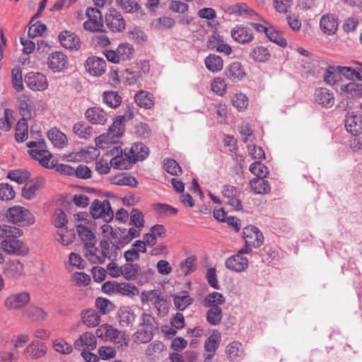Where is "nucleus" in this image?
<instances>
[{"instance_id": "12", "label": "nucleus", "mask_w": 362, "mask_h": 362, "mask_svg": "<svg viewBox=\"0 0 362 362\" xmlns=\"http://www.w3.org/2000/svg\"><path fill=\"white\" fill-rule=\"evenodd\" d=\"M206 46L208 49H215L216 52L226 55L232 52V48L224 42L223 37L220 35L217 30H211V35H208Z\"/></svg>"}, {"instance_id": "44", "label": "nucleus", "mask_w": 362, "mask_h": 362, "mask_svg": "<svg viewBox=\"0 0 362 362\" xmlns=\"http://www.w3.org/2000/svg\"><path fill=\"white\" fill-rule=\"evenodd\" d=\"M153 209L160 217L174 216L177 214L178 210L167 204L156 203L153 205Z\"/></svg>"}, {"instance_id": "13", "label": "nucleus", "mask_w": 362, "mask_h": 362, "mask_svg": "<svg viewBox=\"0 0 362 362\" xmlns=\"http://www.w3.org/2000/svg\"><path fill=\"white\" fill-rule=\"evenodd\" d=\"M3 274L6 279H18L24 274V266L20 260L8 259L3 265Z\"/></svg>"}, {"instance_id": "50", "label": "nucleus", "mask_w": 362, "mask_h": 362, "mask_svg": "<svg viewBox=\"0 0 362 362\" xmlns=\"http://www.w3.org/2000/svg\"><path fill=\"white\" fill-rule=\"evenodd\" d=\"M139 269L138 264L127 263L122 265V275L127 280H135L137 279Z\"/></svg>"}, {"instance_id": "53", "label": "nucleus", "mask_w": 362, "mask_h": 362, "mask_svg": "<svg viewBox=\"0 0 362 362\" xmlns=\"http://www.w3.org/2000/svg\"><path fill=\"white\" fill-rule=\"evenodd\" d=\"M7 177L18 184H22L30 178V173L20 169L11 170L8 172Z\"/></svg>"}, {"instance_id": "48", "label": "nucleus", "mask_w": 362, "mask_h": 362, "mask_svg": "<svg viewBox=\"0 0 362 362\" xmlns=\"http://www.w3.org/2000/svg\"><path fill=\"white\" fill-rule=\"evenodd\" d=\"M226 301L225 297L218 292H212L205 297V306L209 308L220 307Z\"/></svg>"}, {"instance_id": "43", "label": "nucleus", "mask_w": 362, "mask_h": 362, "mask_svg": "<svg viewBox=\"0 0 362 362\" xmlns=\"http://www.w3.org/2000/svg\"><path fill=\"white\" fill-rule=\"evenodd\" d=\"M74 134L81 139H89L93 136V128L84 122L76 123L73 127Z\"/></svg>"}, {"instance_id": "38", "label": "nucleus", "mask_w": 362, "mask_h": 362, "mask_svg": "<svg viewBox=\"0 0 362 362\" xmlns=\"http://www.w3.org/2000/svg\"><path fill=\"white\" fill-rule=\"evenodd\" d=\"M135 317L134 312L128 307H122L118 311L119 323L122 327L132 325Z\"/></svg>"}, {"instance_id": "52", "label": "nucleus", "mask_w": 362, "mask_h": 362, "mask_svg": "<svg viewBox=\"0 0 362 362\" xmlns=\"http://www.w3.org/2000/svg\"><path fill=\"white\" fill-rule=\"evenodd\" d=\"M129 224L137 228L144 227V216L140 210L134 208L132 209L129 214Z\"/></svg>"}, {"instance_id": "63", "label": "nucleus", "mask_w": 362, "mask_h": 362, "mask_svg": "<svg viewBox=\"0 0 362 362\" xmlns=\"http://www.w3.org/2000/svg\"><path fill=\"white\" fill-rule=\"evenodd\" d=\"M250 171L256 175L257 178H264L268 174V168L259 161L252 163L250 165Z\"/></svg>"}, {"instance_id": "6", "label": "nucleus", "mask_w": 362, "mask_h": 362, "mask_svg": "<svg viewBox=\"0 0 362 362\" xmlns=\"http://www.w3.org/2000/svg\"><path fill=\"white\" fill-rule=\"evenodd\" d=\"M134 47L129 43L120 44L117 50H105L104 54L107 59L112 63L131 60L134 57Z\"/></svg>"}, {"instance_id": "29", "label": "nucleus", "mask_w": 362, "mask_h": 362, "mask_svg": "<svg viewBox=\"0 0 362 362\" xmlns=\"http://www.w3.org/2000/svg\"><path fill=\"white\" fill-rule=\"evenodd\" d=\"M46 353L43 343L37 341L30 344L25 349L24 354L26 358L37 359L42 357Z\"/></svg>"}, {"instance_id": "28", "label": "nucleus", "mask_w": 362, "mask_h": 362, "mask_svg": "<svg viewBox=\"0 0 362 362\" xmlns=\"http://www.w3.org/2000/svg\"><path fill=\"white\" fill-rule=\"evenodd\" d=\"M233 39L241 44L249 43L253 40V35L247 28L238 25L231 30Z\"/></svg>"}, {"instance_id": "4", "label": "nucleus", "mask_w": 362, "mask_h": 362, "mask_svg": "<svg viewBox=\"0 0 362 362\" xmlns=\"http://www.w3.org/2000/svg\"><path fill=\"white\" fill-rule=\"evenodd\" d=\"M6 218L8 222L22 226H30L35 223V218L31 212L21 206L10 207Z\"/></svg>"}, {"instance_id": "24", "label": "nucleus", "mask_w": 362, "mask_h": 362, "mask_svg": "<svg viewBox=\"0 0 362 362\" xmlns=\"http://www.w3.org/2000/svg\"><path fill=\"white\" fill-rule=\"evenodd\" d=\"M320 26L324 33L332 35H334L338 28V20L332 13H327L321 17Z\"/></svg>"}, {"instance_id": "42", "label": "nucleus", "mask_w": 362, "mask_h": 362, "mask_svg": "<svg viewBox=\"0 0 362 362\" xmlns=\"http://www.w3.org/2000/svg\"><path fill=\"white\" fill-rule=\"evenodd\" d=\"M250 185L256 194H267L271 189L269 182L264 178H254L250 180Z\"/></svg>"}, {"instance_id": "27", "label": "nucleus", "mask_w": 362, "mask_h": 362, "mask_svg": "<svg viewBox=\"0 0 362 362\" xmlns=\"http://www.w3.org/2000/svg\"><path fill=\"white\" fill-rule=\"evenodd\" d=\"M97 340L95 336L91 332H85L80 336V337L75 341L74 345L76 349L86 350H92L95 349Z\"/></svg>"}, {"instance_id": "55", "label": "nucleus", "mask_w": 362, "mask_h": 362, "mask_svg": "<svg viewBox=\"0 0 362 362\" xmlns=\"http://www.w3.org/2000/svg\"><path fill=\"white\" fill-rule=\"evenodd\" d=\"M222 320L221 307L210 308L206 313V320L212 325H218Z\"/></svg>"}, {"instance_id": "36", "label": "nucleus", "mask_w": 362, "mask_h": 362, "mask_svg": "<svg viewBox=\"0 0 362 362\" xmlns=\"http://www.w3.org/2000/svg\"><path fill=\"white\" fill-rule=\"evenodd\" d=\"M83 322L89 327H95L100 324V317L96 310L88 309L81 313Z\"/></svg>"}, {"instance_id": "23", "label": "nucleus", "mask_w": 362, "mask_h": 362, "mask_svg": "<svg viewBox=\"0 0 362 362\" xmlns=\"http://www.w3.org/2000/svg\"><path fill=\"white\" fill-rule=\"evenodd\" d=\"M124 121L125 116H118L109 127L107 136L110 139V142H115V139H119L123 135L124 132Z\"/></svg>"}, {"instance_id": "56", "label": "nucleus", "mask_w": 362, "mask_h": 362, "mask_svg": "<svg viewBox=\"0 0 362 362\" xmlns=\"http://www.w3.org/2000/svg\"><path fill=\"white\" fill-rule=\"evenodd\" d=\"M233 105L238 110H245L249 104L248 98L245 94L240 93L234 95L231 98Z\"/></svg>"}, {"instance_id": "8", "label": "nucleus", "mask_w": 362, "mask_h": 362, "mask_svg": "<svg viewBox=\"0 0 362 362\" xmlns=\"http://www.w3.org/2000/svg\"><path fill=\"white\" fill-rule=\"evenodd\" d=\"M47 64L48 68L54 73L63 72L68 67V57L62 52H54L48 55Z\"/></svg>"}, {"instance_id": "32", "label": "nucleus", "mask_w": 362, "mask_h": 362, "mask_svg": "<svg viewBox=\"0 0 362 362\" xmlns=\"http://www.w3.org/2000/svg\"><path fill=\"white\" fill-rule=\"evenodd\" d=\"M220 341V332L216 329L213 330L212 334L208 337L207 340L205 341V351L209 352L207 358H211L214 355L216 349L219 346Z\"/></svg>"}, {"instance_id": "21", "label": "nucleus", "mask_w": 362, "mask_h": 362, "mask_svg": "<svg viewBox=\"0 0 362 362\" xmlns=\"http://www.w3.org/2000/svg\"><path fill=\"white\" fill-rule=\"evenodd\" d=\"M227 269L236 272H241L245 271L248 267L247 258L240 255L239 254L234 255L228 257L225 262Z\"/></svg>"}, {"instance_id": "33", "label": "nucleus", "mask_w": 362, "mask_h": 362, "mask_svg": "<svg viewBox=\"0 0 362 362\" xmlns=\"http://www.w3.org/2000/svg\"><path fill=\"white\" fill-rule=\"evenodd\" d=\"M47 137L52 144L58 148H62L66 144V136L59 129L52 128L47 132Z\"/></svg>"}, {"instance_id": "19", "label": "nucleus", "mask_w": 362, "mask_h": 362, "mask_svg": "<svg viewBox=\"0 0 362 362\" xmlns=\"http://www.w3.org/2000/svg\"><path fill=\"white\" fill-rule=\"evenodd\" d=\"M59 40L61 45L65 49L77 50L80 48L81 40L75 33L64 30L59 35Z\"/></svg>"}, {"instance_id": "9", "label": "nucleus", "mask_w": 362, "mask_h": 362, "mask_svg": "<svg viewBox=\"0 0 362 362\" xmlns=\"http://www.w3.org/2000/svg\"><path fill=\"white\" fill-rule=\"evenodd\" d=\"M86 15L88 20L84 22L83 28L91 32L100 31L103 28V19L100 11L95 8L89 7L87 8Z\"/></svg>"}, {"instance_id": "41", "label": "nucleus", "mask_w": 362, "mask_h": 362, "mask_svg": "<svg viewBox=\"0 0 362 362\" xmlns=\"http://www.w3.org/2000/svg\"><path fill=\"white\" fill-rule=\"evenodd\" d=\"M341 90L347 98L362 97V83L351 82L341 86Z\"/></svg>"}, {"instance_id": "5", "label": "nucleus", "mask_w": 362, "mask_h": 362, "mask_svg": "<svg viewBox=\"0 0 362 362\" xmlns=\"http://www.w3.org/2000/svg\"><path fill=\"white\" fill-rule=\"evenodd\" d=\"M100 257H95L93 254H90V258L93 264H103L106 259L116 260L120 252L119 247L108 240H102L100 242Z\"/></svg>"}, {"instance_id": "62", "label": "nucleus", "mask_w": 362, "mask_h": 362, "mask_svg": "<svg viewBox=\"0 0 362 362\" xmlns=\"http://www.w3.org/2000/svg\"><path fill=\"white\" fill-rule=\"evenodd\" d=\"M117 4L126 12L134 13L141 9L136 0H116Z\"/></svg>"}, {"instance_id": "35", "label": "nucleus", "mask_w": 362, "mask_h": 362, "mask_svg": "<svg viewBox=\"0 0 362 362\" xmlns=\"http://www.w3.org/2000/svg\"><path fill=\"white\" fill-rule=\"evenodd\" d=\"M205 66L213 73L218 72L223 67V60L217 54H210L205 58Z\"/></svg>"}, {"instance_id": "14", "label": "nucleus", "mask_w": 362, "mask_h": 362, "mask_svg": "<svg viewBox=\"0 0 362 362\" xmlns=\"http://www.w3.org/2000/svg\"><path fill=\"white\" fill-rule=\"evenodd\" d=\"M243 237L245 245H252L257 248L261 246L264 242L262 233L255 226H248L243 228Z\"/></svg>"}, {"instance_id": "11", "label": "nucleus", "mask_w": 362, "mask_h": 362, "mask_svg": "<svg viewBox=\"0 0 362 362\" xmlns=\"http://www.w3.org/2000/svg\"><path fill=\"white\" fill-rule=\"evenodd\" d=\"M222 194L226 199V203L231 207L232 209L240 211L243 209V205L240 199V191L236 187L230 185L223 186Z\"/></svg>"}, {"instance_id": "1", "label": "nucleus", "mask_w": 362, "mask_h": 362, "mask_svg": "<svg viewBox=\"0 0 362 362\" xmlns=\"http://www.w3.org/2000/svg\"><path fill=\"white\" fill-rule=\"evenodd\" d=\"M21 235L22 231L18 228L5 224L0 226V238L3 239L0 243V247L10 255H27L28 247L18 239Z\"/></svg>"}, {"instance_id": "64", "label": "nucleus", "mask_w": 362, "mask_h": 362, "mask_svg": "<svg viewBox=\"0 0 362 362\" xmlns=\"http://www.w3.org/2000/svg\"><path fill=\"white\" fill-rule=\"evenodd\" d=\"M15 197V191L13 187L8 183H0V199L11 200Z\"/></svg>"}, {"instance_id": "10", "label": "nucleus", "mask_w": 362, "mask_h": 362, "mask_svg": "<svg viewBox=\"0 0 362 362\" xmlns=\"http://www.w3.org/2000/svg\"><path fill=\"white\" fill-rule=\"evenodd\" d=\"M30 300V294L27 291L13 293L6 298L4 306L8 310H19L24 308Z\"/></svg>"}, {"instance_id": "3", "label": "nucleus", "mask_w": 362, "mask_h": 362, "mask_svg": "<svg viewBox=\"0 0 362 362\" xmlns=\"http://www.w3.org/2000/svg\"><path fill=\"white\" fill-rule=\"evenodd\" d=\"M140 328L134 334L136 341L147 343L150 341L156 331L158 330V324L155 318L150 314L143 313L140 317Z\"/></svg>"}, {"instance_id": "54", "label": "nucleus", "mask_w": 362, "mask_h": 362, "mask_svg": "<svg viewBox=\"0 0 362 362\" xmlns=\"http://www.w3.org/2000/svg\"><path fill=\"white\" fill-rule=\"evenodd\" d=\"M112 183L119 186L136 187L138 184L136 180L132 176L125 175H118L112 179Z\"/></svg>"}, {"instance_id": "61", "label": "nucleus", "mask_w": 362, "mask_h": 362, "mask_svg": "<svg viewBox=\"0 0 362 362\" xmlns=\"http://www.w3.org/2000/svg\"><path fill=\"white\" fill-rule=\"evenodd\" d=\"M164 169L172 175H178L182 173L179 163L174 159L167 158L163 161Z\"/></svg>"}, {"instance_id": "46", "label": "nucleus", "mask_w": 362, "mask_h": 362, "mask_svg": "<svg viewBox=\"0 0 362 362\" xmlns=\"http://www.w3.org/2000/svg\"><path fill=\"white\" fill-rule=\"evenodd\" d=\"M27 119H20L16 126L15 138L18 142H24L28 137V124Z\"/></svg>"}, {"instance_id": "47", "label": "nucleus", "mask_w": 362, "mask_h": 362, "mask_svg": "<svg viewBox=\"0 0 362 362\" xmlns=\"http://www.w3.org/2000/svg\"><path fill=\"white\" fill-rule=\"evenodd\" d=\"M103 102L111 108H117L122 103L121 96L115 91H105L103 94Z\"/></svg>"}, {"instance_id": "26", "label": "nucleus", "mask_w": 362, "mask_h": 362, "mask_svg": "<svg viewBox=\"0 0 362 362\" xmlns=\"http://www.w3.org/2000/svg\"><path fill=\"white\" fill-rule=\"evenodd\" d=\"M86 119L94 124H104L107 119V114L100 107L88 108L85 113Z\"/></svg>"}, {"instance_id": "39", "label": "nucleus", "mask_w": 362, "mask_h": 362, "mask_svg": "<svg viewBox=\"0 0 362 362\" xmlns=\"http://www.w3.org/2000/svg\"><path fill=\"white\" fill-rule=\"evenodd\" d=\"M270 57V52L264 46H257L250 53V57L255 62L259 63L266 62L269 59Z\"/></svg>"}, {"instance_id": "57", "label": "nucleus", "mask_w": 362, "mask_h": 362, "mask_svg": "<svg viewBox=\"0 0 362 362\" xmlns=\"http://www.w3.org/2000/svg\"><path fill=\"white\" fill-rule=\"evenodd\" d=\"M266 36L271 42L276 43L281 47H286L287 45L286 40L283 37L281 33L276 30L273 27H270L269 31Z\"/></svg>"}, {"instance_id": "15", "label": "nucleus", "mask_w": 362, "mask_h": 362, "mask_svg": "<svg viewBox=\"0 0 362 362\" xmlns=\"http://www.w3.org/2000/svg\"><path fill=\"white\" fill-rule=\"evenodd\" d=\"M25 82L33 90H44L48 86L46 76L40 72H30L26 74Z\"/></svg>"}, {"instance_id": "30", "label": "nucleus", "mask_w": 362, "mask_h": 362, "mask_svg": "<svg viewBox=\"0 0 362 362\" xmlns=\"http://www.w3.org/2000/svg\"><path fill=\"white\" fill-rule=\"evenodd\" d=\"M28 153L34 159L38 160L40 163L47 168L52 169L54 167L53 162L50 161L52 154L47 150H29Z\"/></svg>"}, {"instance_id": "49", "label": "nucleus", "mask_w": 362, "mask_h": 362, "mask_svg": "<svg viewBox=\"0 0 362 362\" xmlns=\"http://www.w3.org/2000/svg\"><path fill=\"white\" fill-rule=\"evenodd\" d=\"M175 20L170 17L163 16L155 18L151 22V26L157 30H165L171 28L174 26Z\"/></svg>"}, {"instance_id": "58", "label": "nucleus", "mask_w": 362, "mask_h": 362, "mask_svg": "<svg viewBox=\"0 0 362 362\" xmlns=\"http://www.w3.org/2000/svg\"><path fill=\"white\" fill-rule=\"evenodd\" d=\"M242 344L239 341H234L230 343L226 348V354L230 360H234L236 358L241 356L243 350L241 349Z\"/></svg>"}, {"instance_id": "37", "label": "nucleus", "mask_w": 362, "mask_h": 362, "mask_svg": "<svg viewBox=\"0 0 362 362\" xmlns=\"http://www.w3.org/2000/svg\"><path fill=\"white\" fill-rule=\"evenodd\" d=\"M18 108L22 116L21 119H30L33 116V109L28 98L22 95L18 99Z\"/></svg>"}, {"instance_id": "34", "label": "nucleus", "mask_w": 362, "mask_h": 362, "mask_svg": "<svg viewBox=\"0 0 362 362\" xmlns=\"http://www.w3.org/2000/svg\"><path fill=\"white\" fill-rule=\"evenodd\" d=\"M175 308L179 310H185L193 302L187 291H182L173 296Z\"/></svg>"}, {"instance_id": "59", "label": "nucleus", "mask_w": 362, "mask_h": 362, "mask_svg": "<svg viewBox=\"0 0 362 362\" xmlns=\"http://www.w3.org/2000/svg\"><path fill=\"white\" fill-rule=\"evenodd\" d=\"M103 291L105 292H114L115 291H119L121 293L124 294H129L131 291L129 288H127V286L123 284H119L116 282L107 281L103 285Z\"/></svg>"}, {"instance_id": "20", "label": "nucleus", "mask_w": 362, "mask_h": 362, "mask_svg": "<svg viewBox=\"0 0 362 362\" xmlns=\"http://www.w3.org/2000/svg\"><path fill=\"white\" fill-rule=\"evenodd\" d=\"M226 76L232 82L241 81L246 75L243 66L239 62L230 63L225 70Z\"/></svg>"}, {"instance_id": "22", "label": "nucleus", "mask_w": 362, "mask_h": 362, "mask_svg": "<svg viewBox=\"0 0 362 362\" xmlns=\"http://www.w3.org/2000/svg\"><path fill=\"white\" fill-rule=\"evenodd\" d=\"M345 127L348 132L357 136L362 134V115L348 114L345 119Z\"/></svg>"}, {"instance_id": "25", "label": "nucleus", "mask_w": 362, "mask_h": 362, "mask_svg": "<svg viewBox=\"0 0 362 362\" xmlns=\"http://www.w3.org/2000/svg\"><path fill=\"white\" fill-rule=\"evenodd\" d=\"M315 99L318 104L327 108L332 107L334 104L333 93L325 88L315 90Z\"/></svg>"}, {"instance_id": "45", "label": "nucleus", "mask_w": 362, "mask_h": 362, "mask_svg": "<svg viewBox=\"0 0 362 362\" xmlns=\"http://www.w3.org/2000/svg\"><path fill=\"white\" fill-rule=\"evenodd\" d=\"M55 238L60 244L66 246L74 242L75 233L74 230L62 228L57 231Z\"/></svg>"}, {"instance_id": "60", "label": "nucleus", "mask_w": 362, "mask_h": 362, "mask_svg": "<svg viewBox=\"0 0 362 362\" xmlns=\"http://www.w3.org/2000/svg\"><path fill=\"white\" fill-rule=\"evenodd\" d=\"M108 341L117 344L119 346H127V339L124 333L111 327L110 334Z\"/></svg>"}, {"instance_id": "16", "label": "nucleus", "mask_w": 362, "mask_h": 362, "mask_svg": "<svg viewBox=\"0 0 362 362\" xmlns=\"http://www.w3.org/2000/svg\"><path fill=\"white\" fill-rule=\"evenodd\" d=\"M86 71L93 76H100L106 69V62L100 57H89L85 64Z\"/></svg>"}, {"instance_id": "51", "label": "nucleus", "mask_w": 362, "mask_h": 362, "mask_svg": "<svg viewBox=\"0 0 362 362\" xmlns=\"http://www.w3.org/2000/svg\"><path fill=\"white\" fill-rule=\"evenodd\" d=\"M205 25L211 30H218L220 26L216 20V13L212 8H205Z\"/></svg>"}, {"instance_id": "31", "label": "nucleus", "mask_w": 362, "mask_h": 362, "mask_svg": "<svg viewBox=\"0 0 362 362\" xmlns=\"http://www.w3.org/2000/svg\"><path fill=\"white\" fill-rule=\"evenodd\" d=\"M76 230L78 236L83 243V247H86L92 244H96L95 235L87 226L83 224H78Z\"/></svg>"}, {"instance_id": "40", "label": "nucleus", "mask_w": 362, "mask_h": 362, "mask_svg": "<svg viewBox=\"0 0 362 362\" xmlns=\"http://www.w3.org/2000/svg\"><path fill=\"white\" fill-rule=\"evenodd\" d=\"M134 100L139 107L146 109H150L154 104L152 94L145 90L137 93L134 96Z\"/></svg>"}, {"instance_id": "18", "label": "nucleus", "mask_w": 362, "mask_h": 362, "mask_svg": "<svg viewBox=\"0 0 362 362\" xmlns=\"http://www.w3.org/2000/svg\"><path fill=\"white\" fill-rule=\"evenodd\" d=\"M149 150L144 144L135 143L129 150V152L125 153V156L128 158L129 163H136L146 159Z\"/></svg>"}, {"instance_id": "2", "label": "nucleus", "mask_w": 362, "mask_h": 362, "mask_svg": "<svg viewBox=\"0 0 362 362\" xmlns=\"http://www.w3.org/2000/svg\"><path fill=\"white\" fill-rule=\"evenodd\" d=\"M141 301L142 304L150 303L156 310L157 315L160 317L165 316L168 313V303L159 290L142 291Z\"/></svg>"}, {"instance_id": "17", "label": "nucleus", "mask_w": 362, "mask_h": 362, "mask_svg": "<svg viewBox=\"0 0 362 362\" xmlns=\"http://www.w3.org/2000/svg\"><path fill=\"white\" fill-rule=\"evenodd\" d=\"M107 26L113 32H122L125 28V21L121 13L115 9H111L106 15Z\"/></svg>"}, {"instance_id": "7", "label": "nucleus", "mask_w": 362, "mask_h": 362, "mask_svg": "<svg viewBox=\"0 0 362 362\" xmlns=\"http://www.w3.org/2000/svg\"><path fill=\"white\" fill-rule=\"evenodd\" d=\"M90 214L94 218H103L107 223L112 221L114 217L113 211L107 199H95L90 206Z\"/></svg>"}]
</instances>
